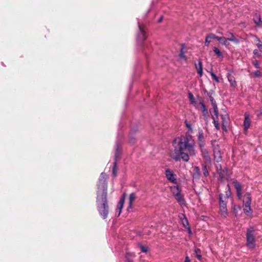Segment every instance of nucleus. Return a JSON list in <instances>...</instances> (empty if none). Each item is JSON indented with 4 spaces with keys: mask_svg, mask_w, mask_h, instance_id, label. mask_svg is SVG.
Returning a JSON list of instances; mask_svg holds the SVG:
<instances>
[{
    "mask_svg": "<svg viewBox=\"0 0 262 262\" xmlns=\"http://www.w3.org/2000/svg\"><path fill=\"white\" fill-rule=\"evenodd\" d=\"M178 143L174 146V150L171 152L170 157L176 161L181 158L184 161L188 162L189 160V154L194 156L195 154L194 149L195 142L192 136L189 134L181 136L177 139ZM177 139L174 140L176 141Z\"/></svg>",
    "mask_w": 262,
    "mask_h": 262,
    "instance_id": "f257e3e1",
    "label": "nucleus"
},
{
    "mask_svg": "<svg viewBox=\"0 0 262 262\" xmlns=\"http://www.w3.org/2000/svg\"><path fill=\"white\" fill-rule=\"evenodd\" d=\"M107 175L101 173L98 184V191L96 198V205L97 210L100 216L103 219L107 218L109 212L108 204L106 181Z\"/></svg>",
    "mask_w": 262,
    "mask_h": 262,
    "instance_id": "f03ea898",
    "label": "nucleus"
},
{
    "mask_svg": "<svg viewBox=\"0 0 262 262\" xmlns=\"http://www.w3.org/2000/svg\"><path fill=\"white\" fill-rule=\"evenodd\" d=\"M246 246L250 250H253L256 247L255 230L252 226L247 229L246 231Z\"/></svg>",
    "mask_w": 262,
    "mask_h": 262,
    "instance_id": "7ed1b4c3",
    "label": "nucleus"
},
{
    "mask_svg": "<svg viewBox=\"0 0 262 262\" xmlns=\"http://www.w3.org/2000/svg\"><path fill=\"white\" fill-rule=\"evenodd\" d=\"M219 206H220V211L222 214L225 216L227 214V200L223 198V194L220 193L219 194Z\"/></svg>",
    "mask_w": 262,
    "mask_h": 262,
    "instance_id": "20e7f679",
    "label": "nucleus"
},
{
    "mask_svg": "<svg viewBox=\"0 0 262 262\" xmlns=\"http://www.w3.org/2000/svg\"><path fill=\"white\" fill-rule=\"evenodd\" d=\"M212 145L213 147L214 159L216 162L219 163L222 159V154L220 146L219 144H217L216 141H212Z\"/></svg>",
    "mask_w": 262,
    "mask_h": 262,
    "instance_id": "39448f33",
    "label": "nucleus"
},
{
    "mask_svg": "<svg viewBox=\"0 0 262 262\" xmlns=\"http://www.w3.org/2000/svg\"><path fill=\"white\" fill-rule=\"evenodd\" d=\"M236 193V196L238 200H241L242 198V190L244 188V186L236 180H233L232 182Z\"/></svg>",
    "mask_w": 262,
    "mask_h": 262,
    "instance_id": "423d86ee",
    "label": "nucleus"
},
{
    "mask_svg": "<svg viewBox=\"0 0 262 262\" xmlns=\"http://www.w3.org/2000/svg\"><path fill=\"white\" fill-rule=\"evenodd\" d=\"M165 176L168 180L174 184L177 183L176 175L170 169H166L165 170Z\"/></svg>",
    "mask_w": 262,
    "mask_h": 262,
    "instance_id": "0eeeda50",
    "label": "nucleus"
},
{
    "mask_svg": "<svg viewBox=\"0 0 262 262\" xmlns=\"http://www.w3.org/2000/svg\"><path fill=\"white\" fill-rule=\"evenodd\" d=\"M198 145L200 147L205 146V138L203 130L201 129L199 131L197 135Z\"/></svg>",
    "mask_w": 262,
    "mask_h": 262,
    "instance_id": "6e6552de",
    "label": "nucleus"
},
{
    "mask_svg": "<svg viewBox=\"0 0 262 262\" xmlns=\"http://www.w3.org/2000/svg\"><path fill=\"white\" fill-rule=\"evenodd\" d=\"M138 26L139 28L138 37L142 40H145L147 38V35L145 30V26L140 24H138Z\"/></svg>",
    "mask_w": 262,
    "mask_h": 262,
    "instance_id": "1a4fd4ad",
    "label": "nucleus"
},
{
    "mask_svg": "<svg viewBox=\"0 0 262 262\" xmlns=\"http://www.w3.org/2000/svg\"><path fill=\"white\" fill-rule=\"evenodd\" d=\"M216 170L217 171L218 174H219V177L221 180L225 178V176L227 173V170L226 168H222L221 164H219L216 165Z\"/></svg>",
    "mask_w": 262,
    "mask_h": 262,
    "instance_id": "9d476101",
    "label": "nucleus"
},
{
    "mask_svg": "<svg viewBox=\"0 0 262 262\" xmlns=\"http://www.w3.org/2000/svg\"><path fill=\"white\" fill-rule=\"evenodd\" d=\"M225 36H226L227 40L232 41L235 44H238L239 42V39L230 32H227L225 34Z\"/></svg>",
    "mask_w": 262,
    "mask_h": 262,
    "instance_id": "9b49d317",
    "label": "nucleus"
},
{
    "mask_svg": "<svg viewBox=\"0 0 262 262\" xmlns=\"http://www.w3.org/2000/svg\"><path fill=\"white\" fill-rule=\"evenodd\" d=\"M252 201L251 195L250 192H246L244 195L243 205H251Z\"/></svg>",
    "mask_w": 262,
    "mask_h": 262,
    "instance_id": "f8f14e48",
    "label": "nucleus"
},
{
    "mask_svg": "<svg viewBox=\"0 0 262 262\" xmlns=\"http://www.w3.org/2000/svg\"><path fill=\"white\" fill-rule=\"evenodd\" d=\"M198 100L199 101V105H200V108L203 113L208 112V110L204 103V100L203 98L200 96H198Z\"/></svg>",
    "mask_w": 262,
    "mask_h": 262,
    "instance_id": "ddd939ff",
    "label": "nucleus"
},
{
    "mask_svg": "<svg viewBox=\"0 0 262 262\" xmlns=\"http://www.w3.org/2000/svg\"><path fill=\"white\" fill-rule=\"evenodd\" d=\"M124 199H125V194H124L122 197L120 199L119 202H118L117 208H116V212H118V216H119L121 212L123 206V204L124 203Z\"/></svg>",
    "mask_w": 262,
    "mask_h": 262,
    "instance_id": "4468645a",
    "label": "nucleus"
},
{
    "mask_svg": "<svg viewBox=\"0 0 262 262\" xmlns=\"http://www.w3.org/2000/svg\"><path fill=\"white\" fill-rule=\"evenodd\" d=\"M253 20L254 23L258 27H262V21L261 20L260 15L258 13H255L253 15Z\"/></svg>",
    "mask_w": 262,
    "mask_h": 262,
    "instance_id": "2eb2a0df",
    "label": "nucleus"
},
{
    "mask_svg": "<svg viewBox=\"0 0 262 262\" xmlns=\"http://www.w3.org/2000/svg\"><path fill=\"white\" fill-rule=\"evenodd\" d=\"M244 116V128L245 130H247L250 127L251 121L249 118V115L247 113H245Z\"/></svg>",
    "mask_w": 262,
    "mask_h": 262,
    "instance_id": "dca6fc26",
    "label": "nucleus"
},
{
    "mask_svg": "<svg viewBox=\"0 0 262 262\" xmlns=\"http://www.w3.org/2000/svg\"><path fill=\"white\" fill-rule=\"evenodd\" d=\"M200 169L198 166H195L193 168L192 177L193 179L199 180L200 178Z\"/></svg>",
    "mask_w": 262,
    "mask_h": 262,
    "instance_id": "f3484780",
    "label": "nucleus"
},
{
    "mask_svg": "<svg viewBox=\"0 0 262 262\" xmlns=\"http://www.w3.org/2000/svg\"><path fill=\"white\" fill-rule=\"evenodd\" d=\"M201 151V155L202 157L206 160L207 161H210V158L209 157L208 150L205 148L204 147H200Z\"/></svg>",
    "mask_w": 262,
    "mask_h": 262,
    "instance_id": "a211bd4d",
    "label": "nucleus"
},
{
    "mask_svg": "<svg viewBox=\"0 0 262 262\" xmlns=\"http://www.w3.org/2000/svg\"><path fill=\"white\" fill-rule=\"evenodd\" d=\"M213 39H216V36L215 34L213 33H210L207 35L205 38V45L208 46L209 43L211 41V40Z\"/></svg>",
    "mask_w": 262,
    "mask_h": 262,
    "instance_id": "6ab92c4d",
    "label": "nucleus"
},
{
    "mask_svg": "<svg viewBox=\"0 0 262 262\" xmlns=\"http://www.w3.org/2000/svg\"><path fill=\"white\" fill-rule=\"evenodd\" d=\"M228 80L230 82L231 86L235 88L237 85L235 78L231 74H228L227 76Z\"/></svg>",
    "mask_w": 262,
    "mask_h": 262,
    "instance_id": "aec40b11",
    "label": "nucleus"
},
{
    "mask_svg": "<svg viewBox=\"0 0 262 262\" xmlns=\"http://www.w3.org/2000/svg\"><path fill=\"white\" fill-rule=\"evenodd\" d=\"M195 65L198 73L199 74L200 76H202L203 75V64L202 61L199 60L198 64H195Z\"/></svg>",
    "mask_w": 262,
    "mask_h": 262,
    "instance_id": "412c9836",
    "label": "nucleus"
},
{
    "mask_svg": "<svg viewBox=\"0 0 262 262\" xmlns=\"http://www.w3.org/2000/svg\"><path fill=\"white\" fill-rule=\"evenodd\" d=\"M175 199L180 204H184L185 203V201L183 198V196L181 194V193L174 195Z\"/></svg>",
    "mask_w": 262,
    "mask_h": 262,
    "instance_id": "4be33fe9",
    "label": "nucleus"
},
{
    "mask_svg": "<svg viewBox=\"0 0 262 262\" xmlns=\"http://www.w3.org/2000/svg\"><path fill=\"white\" fill-rule=\"evenodd\" d=\"M216 39L223 45L227 46L229 45L227 42V39L225 37H219L216 36Z\"/></svg>",
    "mask_w": 262,
    "mask_h": 262,
    "instance_id": "5701e85b",
    "label": "nucleus"
},
{
    "mask_svg": "<svg viewBox=\"0 0 262 262\" xmlns=\"http://www.w3.org/2000/svg\"><path fill=\"white\" fill-rule=\"evenodd\" d=\"M202 171L205 177L209 176V172L207 169L206 162L202 164Z\"/></svg>",
    "mask_w": 262,
    "mask_h": 262,
    "instance_id": "b1692460",
    "label": "nucleus"
},
{
    "mask_svg": "<svg viewBox=\"0 0 262 262\" xmlns=\"http://www.w3.org/2000/svg\"><path fill=\"white\" fill-rule=\"evenodd\" d=\"M171 191L173 194V195H175L176 194H178L180 193H181V190L179 189V187L178 186H174L172 187H171Z\"/></svg>",
    "mask_w": 262,
    "mask_h": 262,
    "instance_id": "393cba45",
    "label": "nucleus"
},
{
    "mask_svg": "<svg viewBox=\"0 0 262 262\" xmlns=\"http://www.w3.org/2000/svg\"><path fill=\"white\" fill-rule=\"evenodd\" d=\"M244 208V212L247 215H249L252 213V209L251 208V205H243Z\"/></svg>",
    "mask_w": 262,
    "mask_h": 262,
    "instance_id": "a878e982",
    "label": "nucleus"
},
{
    "mask_svg": "<svg viewBox=\"0 0 262 262\" xmlns=\"http://www.w3.org/2000/svg\"><path fill=\"white\" fill-rule=\"evenodd\" d=\"M129 206L128 208H132V204L133 202L135 201L136 199V195L135 193H132L129 195Z\"/></svg>",
    "mask_w": 262,
    "mask_h": 262,
    "instance_id": "bb28decb",
    "label": "nucleus"
},
{
    "mask_svg": "<svg viewBox=\"0 0 262 262\" xmlns=\"http://www.w3.org/2000/svg\"><path fill=\"white\" fill-rule=\"evenodd\" d=\"M227 189L225 192V196H223V198L225 200H227L231 195V191L229 184L227 185Z\"/></svg>",
    "mask_w": 262,
    "mask_h": 262,
    "instance_id": "cd10ccee",
    "label": "nucleus"
},
{
    "mask_svg": "<svg viewBox=\"0 0 262 262\" xmlns=\"http://www.w3.org/2000/svg\"><path fill=\"white\" fill-rule=\"evenodd\" d=\"M194 251L195 253V256L198 259L200 260L202 257L201 250L199 248H196Z\"/></svg>",
    "mask_w": 262,
    "mask_h": 262,
    "instance_id": "c85d7f7f",
    "label": "nucleus"
},
{
    "mask_svg": "<svg viewBox=\"0 0 262 262\" xmlns=\"http://www.w3.org/2000/svg\"><path fill=\"white\" fill-rule=\"evenodd\" d=\"M212 118L213 120V123H214V126L215 127V128L217 129V130H219L220 129V125H219V121L218 120H216L215 119V118H214V116L212 115Z\"/></svg>",
    "mask_w": 262,
    "mask_h": 262,
    "instance_id": "c756f323",
    "label": "nucleus"
},
{
    "mask_svg": "<svg viewBox=\"0 0 262 262\" xmlns=\"http://www.w3.org/2000/svg\"><path fill=\"white\" fill-rule=\"evenodd\" d=\"M213 50L219 57H222L223 56L222 53L217 48L214 47Z\"/></svg>",
    "mask_w": 262,
    "mask_h": 262,
    "instance_id": "7c9ffc66",
    "label": "nucleus"
},
{
    "mask_svg": "<svg viewBox=\"0 0 262 262\" xmlns=\"http://www.w3.org/2000/svg\"><path fill=\"white\" fill-rule=\"evenodd\" d=\"M139 247L140 249V250L142 252H147L148 250V248L147 247H146V246H144L141 244L139 245Z\"/></svg>",
    "mask_w": 262,
    "mask_h": 262,
    "instance_id": "2f4dec72",
    "label": "nucleus"
},
{
    "mask_svg": "<svg viewBox=\"0 0 262 262\" xmlns=\"http://www.w3.org/2000/svg\"><path fill=\"white\" fill-rule=\"evenodd\" d=\"M210 75H211V76L213 80H215L216 82H219V78L213 72H210Z\"/></svg>",
    "mask_w": 262,
    "mask_h": 262,
    "instance_id": "473e14b6",
    "label": "nucleus"
},
{
    "mask_svg": "<svg viewBox=\"0 0 262 262\" xmlns=\"http://www.w3.org/2000/svg\"><path fill=\"white\" fill-rule=\"evenodd\" d=\"M182 223H183V226L185 228H187V227H188L189 226L188 220H187V218L185 217V216H184V221H182Z\"/></svg>",
    "mask_w": 262,
    "mask_h": 262,
    "instance_id": "72a5a7b5",
    "label": "nucleus"
},
{
    "mask_svg": "<svg viewBox=\"0 0 262 262\" xmlns=\"http://www.w3.org/2000/svg\"><path fill=\"white\" fill-rule=\"evenodd\" d=\"M257 40L259 42L256 44V46L258 47V50L262 52V42L259 40V38H257Z\"/></svg>",
    "mask_w": 262,
    "mask_h": 262,
    "instance_id": "f704fd0d",
    "label": "nucleus"
},
{
    "mask_svg": "<svg viewBox=\"0 0 262 262\" xmlns=\"http://www.w3.org/2000/svg\"><path fill=\"white\" fill-rule=\"evenodd\" d=\"M203 116L204 120L206 122H208V118H209V114H208V112H206V113H203Z\"/></svg>",
    "mask_w": 262,
    "mask_h": 262,
    "instance_id": "c9c22d12",
    "label": "nucleus"
},
{
    "mask_svg": "<svg viewBox=\"0 0 262 262\" xmlns=\"http://www.w3.org/2000/svg\"><path fill=\"white\" fill-rule=\"evenodd\" d=\"M252 64L257 69L260 68L259 63L258 61L255 60L252 61Z\"/></svg>",
    "mask_w": 262,
    "mask_h": 262,
    "instance_id": "e433bc0d",
    "label": "nucleus"
},
{
    "mask_svg": "<svg viewBox=\"0 0 262 262\" xmlns=\"http://www.w3.org/2000/svg\"><path fill=\"white\" fill-rule=\"evenodd\" d=\"M259 52V50L257 49H255L253 50V54L256 57H259L260 56H261V54Z\"/></svg>",
    "mask_w": 262,
    "mask_h": 262,
    "instance_id": "4c0bfd02",
    "label": "nucleus"
},
{
    "mask_svg": "<svg viewBox=\"0 0 262 262\" xmlns=\"http://www.w3.org/2000/svg\"><path fill=\"white\" fill-rule=\"evenodd\" d=\"M252 74H253L255 77H259L261 76V73L259 71H254Z\"/></svg>",
    "mask_w": 262,
    "mask_h": 262,
    "instance_id": "58836bf2",
    "label": "nucleus"
},
{
    "mask_svg": "<svg viewBox=\"0 0 262 262\" xmlns=\"http://www.w3.org/2000/svg\"><path fill=\"white\" fill-rule=\"evenodd\" d=\"M179 57L181 58H183V59H186V56L185 55V53L183 51V49L182 48L181 50V51H180V53L179 54Z\"/></svg>",
    "mask_w": 262,
    "mask_h": 262,
    "instance_id": "ea45409f",
    "label": "nucleus"
},
{
    "mask_svg": "<svg viewBox=\"0 0 262 262\" xmlns=\"http://www.w3.org/2000/svg\"><path fill=\"white\" fill-rule=\"evenodd\" d=\"M188 98L190 101V103L192 102H193L195 99L193 95V94L191 93H189L188 94Z\"/></svg>",
    "mask_w": 262,
    "mask_h": 262,
    "instance_id": "a19ab883",
    "label": "nucleus"
},
{
    "mask_svg": "<svg viewBox=\"0 0 262 262\" xmlns=\"http://www.w3.org/2000/svg\"><path fill=\"white\" fill-rule=\"evenodd\" d=\"M116 168H117V163L116 162H115L114 163V166L113 167V173L114 176L116 175V170H117Z\"/></svg>",
    "mask_w": 262,
    "mask_h": 262,
    "instance_id": "79ce46f5",
    "label": "nucleus"
},
{
    "mask_svg": "<svg viewBox=\"0 0 262 262\" xmlns=\"http://www.w3.org/2000/svg\"><path fill=\"white\" fill-rule=\"evenodd\" d=\"M191 104H193L196 108H199V103L198 99L196 100H195L193 101V102H191Z\"/></svg>",
    "mask_w": 262,
    "mask_h": 262,
    "instance_id": "37998d69",
    "label": "nucleus"
},
{
    "mask_svg": "<svg viewBox=\"0 0 262 262\" xmlns=\"http://www.w3.org/2000/svg\"><path fill=\"white\" fill-rule=\"evenodd\" d=\"M208 95L209 96V98L210 101L211 103V104L216 103L215 100H214L213 97L211 96V95H210L209 94H208Z\"/></svg>",
    "mask_w": 262,
    "mask_h": 262,
    "instance_id": "c03bdc74",
    "label": "nucleus"
},
{
    "mask_svg": "<svg viewBox=\"0 0 262 262\" xmlns=\"http://www.w3.org/2000/svg\"><path fill=\"white\" fill-rule=\"evenodd\" d=\"M221 119L222 120V123H225L226 122V120L227 119V115H223L221 114L220 115Z\"/></svg>",
    "mask_w": 262,
    "mask_h": 262,
    "instance_id": "a18cd8bd",
    "label": "nucleus"
},
{
    "mask_svg": "<svg viewBox=\"0 0 262 262\" xmlns=\"http://www.w3.org/2000/svg\"><path fill=\"white\" fill-rule=\"evenodd\" d=\"M185 123L186 124V126H187V127L190 130H192V128H191V125L190 123H188L187 121L186 120L185 121Z\"/></svg>",
    "mask_w": 262,
    "mask_h": 262,
    "instance_id": "49530a36",
    "label": "nucleus"
},
{
    "mask_svg": "<svg viewBox=\"0 0 262 262\" xmlns=\"http://www.w3.org/2000/svg\"><path fill=\"white\" fill-rule=\"evenodd\" d=\"M214 115L216 116V118H218L219 116V113L218 110L213 111Z\"/></svg>",
    "mask_w": 262,
    "mask_h": 262,
    "instance_id": "de8ad7c7",
    "label": "nucleus"
},
{
    "mask_svg": "<svg viewBox=\"0 0 262 262\" xmlns=\"http://www.w3.org/2000/svg\"><path fill=\"white\" fill-rule=\"evenodd\" d=\"M213 111L218 110L216 102L212 104Z\"/></svg>",
    "mask_w": 262,
    "mask_h": 262,
    "instance_id": "09e8293b",
    "label": "nucleus"
},
{
    "mask_svg": "<svg viewBox=\"0 0 262 262\" xmlns=\"http://www.w3.org/2000/svg\"><path fill=\"white\" fill-rule=\"evenodd\" d=\"M233 209L234 211H237L238 209H241V207L239 205L234 206L233 207Z\"/></svg>",
    "mask_w": 262,
    "mask_h": 262,
    "instance_id": "8fccbe9b",
    "label": "nucleus"
},
{
    "mask_svg": "<svg viewBox=\"0 0 262 262\" xmlns=\"http://www.w3.org/2000/svg\"><path fill=\"white\" fill-rule=\"evenodd\" d=\"M184 262H190V260L188 256H186L185 257V261Z\"/></svg>",
    "mask_w": 262,
    "mask_h": 262,
    "instance_id": "3c124183",
    "label": "nucleus"
},
{
    "mask_svg": "<svg viewBox=\"0 0 262 262\" xmlns=\"http://www.w3.org/2000/svg\"><path fill=\"white\" fill-rule=\"evenodd\" d=\"M222 128H223V130H227L226 126L225 125V123H222Z\"/></svg>",
    "mask_w": 262,
    "mask_h": 262,
    "instance_id": "603ef678",
    "label": "nucleus"
},
{
    "mask_svg": "<svg viewBox=\"0 0 262 262\" xmlns=\"http://www.w3.org/2000/svg\"><path fill=\"white\" fill-rule=\"evenodd\" d=\"M163 16H161L160 17V18L158 19V23H161L162 21V20H163Z\"/></svg>",
    "mask_w": 262,
    "mask_h": 262,
    "instance_id": "864d4df0",
    "label": "nucleus"
},
{
    "mask_svg": "<svg viewBox=\"0 0 262 262\" xmlns=\"http://www.w3.org/2000/svg\"><path fill=\"white\" fill-rule=\"evenodd\" d=\"M187 229L188 230V232L190 234L191 233V229H190V227L189 226L187 228Z\"/></svg>",
    "mask_w": 262,
    "mask_h": 262,
    "instance_id": "5fc2aeb1",
    "label": "nucleus"
},
{
    "mask_svg": "<svg viewBox=\"0 0 262 262\" xmlns=\"http://www.w3.org/2000/svg\"><path fill=\"white\" fill-rule=\"evenodd\" d=\"M260 115H262V108H260V112H259V114H258L257 115H258V116H259Z\"/></svg>",
    "mask_w": 262,
    "mask_h": 262,
    "instance_id": "6e6d98bb",
    "label": "nucleus"
},
{
    "mask_svg": "<svg viewBox=\"0 0 262 262\" xmlns=\"http://www.w3.org/2000/svg\"><path fill=\"white\" fill-rule=\"evenodd\" d=\"M127 262H132V261H130V260H128Z\"/></svg>",
    "mask_w": 262,
    "mask_h": 262,
    "instance_id": "4d7b16f0",
    "label": "nucleus"
}]
</instances>
